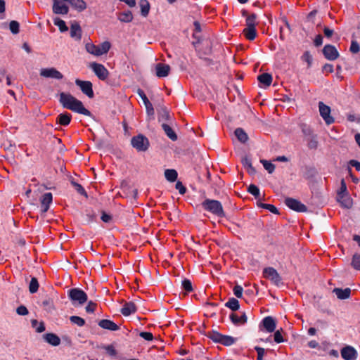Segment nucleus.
Returning <instances> with one entry per match:
<instances>
[{
  "mask_svg": "<svg viewBox=\"0 0 360 360\" xmlns=\"http://www.w3.org/2000/svg\"><path fill=\"white\" fill-rule=\"evenodd\" d=\"M59 101L63 107L66 109H69L73 112L82 114L86 116L91 115L90 111L84 107L82 103L70 94L64 92L60 93Z\"/></svg>",
  "mask_w": 360,
  "mask_h": 360,
  "instance_id": "nucleus-1",
  "label": "nucleus"
},
{
  "mask_svg": "<svg viewBox=\"0 0 360 360\" xmlns=\"http://www.w3.org/2000/svg\"><path fill=\"white\" fill-rule=\"evenodd\" d=\"M111 44L109 41H105L99 45H95L91 41L86 42L85 49L89 53L98 57L106 54L110 49Z\"/></svg>",
  "mask_w": 360,
  "mask_h": 360,
  "instance_id": "nucleus-2",
  "label": "nucleus"
},
{
  "mask_svg": "<svg viewBox=\"0 0 360 360\" xmlns=\"http://www.w3.org/2000/svg\"><path fill=\"white\" fill-rule=\"evenodd\" d=\"M202 206L204 210L211 212L218 217H223L225 216L223 207L221 202L218 200L206 199L202 202Z\"/></svg>",
  "mask_w": 360,
  "mask_h": 360,
  "instance_id": "nucleus-3",
  "label": "nucleus"
},
{
  "mask_svg": "<svg viewBox=\"0 0 360 360\" xmlns=\"http://www.w3.org/2000/svg\"><path fill=\"white\" fill-rule=\"evenodd\" d=\"M68 296L75 306L82 305L87 300V295L79 288H73L68 291Z\"/></svg>",
  "mask_w": 360,
  "mask_h": 360,
  "instance_id": "nucleus-4",
  "label": "nucleus"
},
{
  "mask_svg": "<svg viewBox=\"0 0 360 360\" xmlns=\"http://www.w3.org/2000/svg\"><path fill=\"white\" fill-rule=\"evenodd\" d=\"M132 146L138 151H146L149 147V141L143 135L139 134L134 136L131 140Z\"/></svg>",
  "mask_w": 360,
  "mask_h": 360,
  "instance_id": "nucleus-5",
  "label": "nucleus"
},
{
  "mask_svg": "<svg viewBox=\"0 0 360 360\" xmlns=\"http://www.w3.org/2000/svg\"><path fill=\"white\" fill-rule=\"evenodd\" d=\"M263 276L276 285H279L281 283V276L277 271L273 267L265 268L263 270Z\"/></svg>",
  "mask_w": 360,
  "mask_h": 360,
  "instance_id": "nucleus-6",
  "label": "nucleus"
},
{
  "mask_svg": "<svg viewBox=\"0 0 360 360\" xmlns=\"http://www.w3.org/2000/svg\"><path fill=\"white\" fill-rule=\"evenodd\" d=\"M319 110L320 115L328 125L331 124L335 122L334 118L330 115L331 110L329 106L326 105L323 102H319Z\"/></svg>",
  "mask_w": 360,
  "mask_h": 360,
  "instance_id": "nucleus-7",
  "label": "nucleus"
},
{
  "mask_svg": "<svg viewBox=\"0 0 360 360\" xmlns=\"http://www.w3.org/2000/svg\"><path fill=\"white\" fill-rule=\"evenodd\" d=\"M39 75L44 78H51L55 79H61L63 77V74L55 68H41Z\"/></svg>",
  "mask_w": 360,
  "mask_h": 360,
  "instance_id": "nucleus-8",
  "label": "nucleus"
},
{
  "mask_svg": "<svg viewBox=\"0 0 360 360\" xmlns=\"http://www.w3.org/2000/svg\"><path fill=\"white\" fill-rule=\"evenodd\" d=\"M89 67L100 79L105 80L108 78L109 72L103 65L94 62Z\"/></svg>",
  "mask_w": 360,
  "mask_h": 360,
  "instance_id": "nucleus-9",
  "label": "nucleus"
},
{
  "mask_svg": "<svg viewBox=\"0 0 360 360\" xmlns=\"http://www.w3.org/2000/svg\"><path fill=\"white\" fill-rule=\"evenodd\" d=\"M53 12L56 14L65 15L69 11L68 0H53Z\"/></svg>",
  "mask_w": 360,
  "mask_h": 360,
  "instance_id": "nucleus-10",
  "label": "nucleus"
},
{
  "mask_svg": "<svg viewBox=\"0 0 360 360\" xmlns=\"http://www.w3.org/2000/svg\"><path fill=\"white\" fill-rule=\"evenodd\" d=\"M285 205L292 210L300 212H304L307 211V207L296 199L288 198L285 199Z\"/></svg>",
  "mask_w": 360,
  "mask_h": 360,
  "instance_id": "nucleus-11",
  "label": "nucleus"
},
{
  "mask_svg": "<svg viewBox=\"0 0 360 360\" xmlns=\"http://www.w3.org/2000/svg\"><path fill=\"white\" fill-rule=\"evenodd\" d=\"M75 84L81 89L82 91L89 98L94 97L92 84L89 81H82L79 79L75 80Z\"/></svg>",
  "mask_w": 360,
  "mask_h": 360,
  "instance_id": "nucleus-12",
  "label": "nucleus"
},
{
  "mask_svg": "<svg viewBox=\"0 0 360 360\" xmlns=\"http://www.w3.org/2000/svg\"><path fill=\"white\" fill-rule=\"evenodd\" d=\"M323 53L329 60H335L339 57V53L334 46L328 44L323 47Z\"/></svg>",
  "mask_w": 360,
  "mask_h": 360,
  "instance_id": "nucleus-13",
  "label": "nucleus"
},
{
  "mask_svg": "<svg viewBox=\"0 0 360 360\" xmlns=\"http://www.w3.org/2000/svg\"><path fill=\"white\" fill-rule=\"evenodd\" d=\"M341 356L345 360H355L357 358V352L354 347L347 346L342 349Z\"/></svg>",
  "mask_w": 360,
  "mask_h": 360,
  "instance_id": "nucleus-14",
  "label": "nucleus"
},
{
  "mask_svg": "<svg viewBox=\"0 0 360 360\" xmlns=\"http://www.w3.org/2000/svg\"><path fill=\"white\" fill-rule=\"evenodd\" d=\"M53 200V196L51 193L44 194L40 198L41 210L45 213L49 209L50 205Z\"/></svg>",
  "mask_w": 360,
  "mask_h": 360,
  "instance_id": "nucleus-15",
  "label": "nucleus"
},
{
  "mask_svg": "<svg viewBox=\"0 0 360 360\" xmlns=\"http://www.w3.org/2000/svg\"><path fill=\"white\" fill-rule=\"evenodd\" d=\"M170 71V67L167 64L158 63L155 65V72L158 77H167Z\"/></svg>",
  "mask_w": 360,
  "mask_h": 360,
  "instance_id": "nucleus-16",
  "label": "nucleus"
},
{
  "mask_svg": "<svg viewBox=\"0 0 360 360\" xmlns=\"http://www.w3.org/2000/svg\"><path fill=\"white\" fill-rule=\"evenodd\" d=\"M82 28L79 23L73 22L70 26V37L75 41H80L82 38Z\"/></svg>",
  "mask_w": 360,
  "mask_h": 360,
  "instance_id": "nucleus-17",
  "label": "nucleus"
},
{
  "mask_svg": "<svg viewBox=\"0 0 360 360\" xmlns=\"http://www.w3.org/2000/svg\"><path fill=\"white\" fill-rule=\"evenodd\" d=\"M337 200L345 208H350L352 205V200L348 193L338 194Z\"/></svg>",
  "mask_w": 360,
  "mask_h": 360,
  "instance_id": "nucleus-18",
  "label": "nucleus"
},
{
  "mask_svg": "<svg viewBox=\"0 0 360 360\" xmlns=\"http://www.w3.org/2000/svg\"><path fill=\"white\" fill-rule=\"evenodd\" d=\"M98 326L102 328L115 331L119 329L118 326L113 321L108 319H103L98 322Z\"/></svg>",
  "mask_w": 360,
  "mask_h": 360,
  "instance_id": "nucleus-19",
  "label": "nucleus"
},
{
  "mask_svg": "<svg viewBox=\"0 0 360 360\" xmlns=\"http://www.w3.org/2000/svg\"><path fill=\"white\" fill-rule=\"evenodd\" d=\"M230 319L233 323L237 326L243 325L248 321L247 316L244 312L240 316H238L235 313H232L230 315Z\"/></svg>",
  "mask_w": 360,
  "mask_h": 360,
  "instance_id": "nucleus-20",
  "label": "nucleus"
},
{
  "mask_svg": "<svg viewBox=\"0 0 360 360\" xmlns=\"http://www.w3.org/2000/svg\"><path fill=\"white\" fill-rule=\"evenodd\" d=\"M264 328L267 332L271 333L276 329V322L274 319L271 316L265 317L262 321Z\"/></svg>",
  "mask_w": 360,
  "mask_h": 360,
  "instance_id": "nucleus-21",
  "label": "nucleus"
},
{
  "mask_svg": "<svg viewBox=\"0 0 360 360\" xmlns=\"http://www.w3.org/2000/svg\"><path fill=\"white\" fill-rule=\"evenodd\" d=\"M136 311V307L132 302H127L124 304L121 309V313L124 316H129L130 314L135 313Z\"/></svg>",
  "mask_w": 360,
  "mask_h": 360,
  "instance_id": "nucleus-22",
  "label": "nucleus"
},
{
  "mask_svg": "<svg viewBox=\"0 0 360 360\" xmlns=\"http://www.w3.org/2000/svg\"><path fill=\"white\" fill-rule=\"evenodd\" d=\"M71 115L68 112L61 113L58 116L56 122L63 126H68L71 121Z\"/></svg>",
  "mask_w": 360,
  "mask_h": 360,
  "instance_id": "nucleus-23",
  "label": "nucleus"
},
{
  "mask_svg": "<svg viewBox=\"0 0 360 360\" xmlns=\"http://www.w3.org/2000/svg\"><path fill=\"white\" fill-rule=\"evenodd\" d=\"M338 298L340 300L347 299L350 296L351 290L349 288H345L344 290L340 288H335L333 290Z\"/></svg>",
  "mask_w": 360,
  "mask_h": 360,
  "instance_id": "nucleus-24",
  "label": "nucleus"
},
{
  "mask_svg": "<svg viewBox=\"0 0 360 360\" xmlns=\"http://www.w3.org/2000/svg\"><path fill=\"white\" fill-rule=\"evenodd\" d=\"M257 79L264 86H269L272 82V76L269 73H263L258 76Z\"/></svg>",
  "mask_w": 360,
  "mask_h": 360,
  "instance_id": "nucleus-25",
  "label": "nucleus"
},
{
  "mask_svg": "<svg viewBox=\"0 0 360 360\" xmlns=\"http://www.w3.org/2000/svg\"><path fill=\"white\" fill-rule=\"evenodd\" d=\"M45 340L53 346H58L60 343V338L53 333H48L44 335Z\"/></svg>",
  "mask_w": 360,
  "mask_h": 360,
  "instance_id": "nucleus-26",
  "label": "nucleus"
},
{
  "mask_svg": "<svg viewBox=\"0 0 360 360\" xmlns=\"http://www.w3.org/2000/svg\"><path fill=\"white\" fill-rule=\"evenodd\" d=\"M158 119L160 122H165L169 120L170 115L165 107H160L158 110Z\"/></svg>",
  "mask_w": 360,
  "mask_h": 360,
  "instance_id": "nucleus-27",
  "label": "nucleus"
},
{
  "mask_svg": "<svg viewBox=\"0 0 360 360\" xmlns=\"http://www.w3.org/2000/svg\"><path fill=\"white\" fill-rule=\"evenodd\" d=\"M68 3L79 11H82L86 8V4L84 0H68Z\"/></svg>",
  "mask_w": 360,
  "mask_h": 360,
  "instance_id": "nucleus-28",
  "label": "nucleus"
},
{
  "mask_svg": "<svg viewBox=\"0 0 360 360\" xmlns=\"http://www.w3.org/2000/svg\"><path fill=\"white\" fill-rule=\"evenodd\" d=\"M162 127L167 134V136L172 141H176L177 139V136L174 130L167 124L162 123Z\"/></svg>",
  "mask_w": 360,
  "mask_h": 360,
  "instance_id": "nucleus-29",
  "label": "nucleus"
},
{
  "mask_svg": "<svg viewBox=\"0 0 360 360\" xmlns=\"http://www.w3.org/2000/svg\"><path fill=\"white\" fill-rule=\"evenodd\" d=\"M177 172L175 169H167L165 171V176L166 179L170 182H174L177 179Z\"/></svg>",
  "mask_w": 360,
  "mask_h": 360,
  "instance_id": "nucleus-30",
  "label": "nucleus"
},
{
  "mask_svg": "<svg viewBox=\"0 0 360 360\" xmlns=\"http://www.w3.org/2000/svg\"><path fill=\"white\" fill-rule=\"evenodd\" d=\"M120 21L123 22H129L133 20V15L131 11L120 13L118 16Z\"/></svg>",
  "mask_w": 360,
  "mask_h": 360,
  "instance_id": "nucleus-31",
  "label": "nucleus"
},
{
  "mask_svg": "<svg viewBox=\"0 0 360 360\" xmlns=\"http://www.w3.org/2000/svg\"><path fill=\"white\" fill-rule=\"evenodd\" d=\"M243 34L245 37L249 40H253L256 37L255 27H246L243 30Z\"/></svg>",
  "mask_w": 360,
  "mask_h": 360,
  "instance_id": "nucleus-32",
  "label": "nucleus"
},
{
  "mask_svg": "<svg viewBox=\"0 0 360 360\" xmlns=\"http://www.w3.org/2000/svg\"><path fill=\"white\" fill-rule=\"evenodd\" d=\"M235 135L242 143L246 142L248 139L247 134L240 128H238L235 130Z\"/></svg>",
  "mask_w": 360,
  "mask_h": 360,
  "instance_id": "nucleus-33",
  "label": "nucleus"
},
{
  "mask_svg": "<svg viewBox=\"0 0 360 360\" xmlns=\"http://www.w3.org/2000/svg\"><path fill=\"white\" fill-rule=\"evenodd\" d=\"M226 307L232 309L233 311L238 310L240 307L239 302L238 300L235 298H231L225 304Z\"/></svg>",
  "mask_w": 360,
  "mask_h": 360,
  "instance_id": "nucleus-34",
  "label": "nucleus"
},
{
  "mask_svg": "<svg viewBox=\"0 0 360 360\" xmlns=\"http://www.w3.org/2000/svg\"><path fill=\"white\" fill-rule=\"evenodd\" d=\"M236 338H234L231 336L223 335L220 343L225 346H231L233 345L236 342Z\"/></svg>",
  "mask_w": 360,
  "mask_h": 360,
  "instance_id": "nucleus-35",
  "label": "nucleus"
},
{
  "mask_svg": "<svg viewBox=\"0 0 360 360\" xmlns=\"http://www.w3.org/2000/svg\"><path fill=\"white\" fill-rule=\"evenodd\" d=\"M140 6L142 15L146 17L148 14L150 10V5L148 2L146 0H141L140 1Z\"/></svg>",
  "mask_w": 360,
  "mask_h": 360,
  "instance_id": "nucleus-36",
  "label": "nucleus"
},
{
  "mask_svg": "<svg viewBox=\"0 0 360 360\" xmlns=\"http://www.w3.org/2000/svg\"><path fill=\"white\" fill-rule=\"evenodd\" d=\"M53 22H54L55 25L58 27L59 30L62 32H65L68 30V27L65 25V21H63V20H61L58 18H54Z\"/></svg>",
  "mask_w": 360,
  "mask_h": 360,
  "instance_id": "nucleus-37",
  "label": "nucleus"
},
{
  "mask_svg": "<svg viewBox=\"0 0 360 360\" xmlns=\"http://www.w3.org/2000/svg\"><path fill=\"white\" fill-rule=\"evenodd\" d=\"M39 288V283L36 278H32L30 285H29V290L31 293H35Z\"/></svg>",
  "mask_w": 360,
  "mask_h": 360,
  "instance_id": "nucleus-38",
  "label": "nucleus"
},
{
  "mask_svg": "<svg viewBox=\"0 0 360 360\" xmlns=\"http://www.w3.org/2000/svg\"><path fill=\"white\" fill-rule=\"evenodd\" d=\"M257 16L255 14H251L246 18V26L247 27H255Z\"/></svg>",
  "mask_w": 360,
  "mask_h": 360,
  "instance_id": "nucleus-39",
  "label": "nucleus"
},
{
  "mask_svg": "<svg viewBox=\"0 0 360 360\" xmlns=\"http://www.w3.org/2000/svg\"><path fill=\"white\" fill-rule=\"evenodd\" d=\"M144 105L146 109L147 115L150 119H154L155 110L152 103L150 101H147Z\"/></svg>",
  "mask_w": 360,
  "mask_h": 360,
  "instance_id": "nucleus-40",
  "label": "nucleus"
},
{
  "mask_svg": "<svg viewBox=\"0 0 360 360\" xmlns=\"http://www.w3.org/2000/svg\"><path fill=\"white\" fill-rule=\"evenodd\" d=\"M70 320L72 323L78 326H83L85 324L84 319L77 316H70Z\"/></svg>",
  "mask_w": 360,
  "mask_h": 360,
  "instance_id": "nucleus-41",
  "label": "nucleus"
},
{
  "mask_svg": "<svg viewBox=\"0 0 360 360\" xmlns=\"http://www.w3.org/2000/svg\"><path fill=\"white\" fill-rule=\"evenodd\" d=\"M261 162L262 163V165H263L264 167L265 168V169L267 170L269 174L273 173V172L275 169V165H273L270 162H269L267 160H261Z\"/></svg>",
  "mask_w": 360,
  "mask_h": 360,
  "instance_id": "nucleus-42",
  "label": "nucleus"
},
{
  "mask_svg": "<svg viewBox=\"0 0 360 360\" xmlns=\"http://www.w3.org/2000/svg\"><path fill=\"white\" fill-rule=\"evenodd\" d=\"M19 28H20V25L17 21L12 20L10 22L9 29L13 34H18L19 32Z\"/></svg>",
  "mask_w": 360,
  "mask_h": 360,
  "instance_id": "nucleus-43",
  "label": "nucleus"
},
{
  "mask_svg": "<svg viewBox=\"0 0 360 360\" xmlns=\"http://www.w3.org/2000/svg\"><path fill=\"white\" fill-rule=\"evenodd\" d=\"M222 336L223 335H221V333L216 331H213L210 334L209 338L214 342L220 343Z\"/></svg>",
  "mask_w": 360,
  "mask_h": 360,
  "instance_id": "nucleus-44",
  "label": "nucleus"
},
{
  "mask_svg": "<svg viewBox=\"0 0 360 360\" xmlns=\"http://www.w3.org/2000/svg\"><path fill=\"white\" fill-rule=\"evenodd\" d=\"M352 266L357 270H360V255H354L352 258Z\"/></svg>",
  "mask_w": 360,
  "mask_h": 360,
  "instance_id": "nucleus-45",
  "label": "nucleus"
},
{
  "mask_svg": "<svg viewBox=\"0 0 360 360\" xmlns=\"http://www.w3.org/2000/svg\"><path fill=\"white\" fill-rule=\"evenodd\" d=\"M259 206L269 210L272 213H274V214H277L278 213L277 208L274 205H273L259 203Z\"/></svg>",
  "mask_w": 360,
  "mask_h": 360,
  "instance_id": "nucleus-46",
  "label": "nucleus"
},
{
  "mask_svg": "<svg viewBox=\"0 0 360 360\" xmlns=\"http://www.w3.org/2000/svg\"><path fill=\"white\" fill-rule=\"evenodd\" d=\"M248 192L257 198L259 195V189L255 185L251 184L248 187Z\"/></svg>",
  "mask_w": 360,
  "mask_h": 360,
  "instance_id": "nucleus-47",
  "label": "nucleus"
},
{
  "mask_svg": "<svg viewBox=\"0 0 360 360\" xmlns=\"http://www.w3.org/2000/svg\"><path fill=\"white\" fill-rule=\"evenodd\" d=\"M182 288L186 292H191L193 290L191 282L187 279H185L182 281Z\"/></svg>",
  "mask_w": 360,
  "mask_h": 360,
  "instance_id": "nucleus-48",
  "label": "nucleus"
},
{
  "mask_svg": "<svg viewBox=\"0 0 360 360\" xmlns=\"http://www.w3.org/2000/svg\"><path fill=\"white\" fill-rule=\"evenodd\" d=\"M104 349H105L107 354L109 356H116L117 352H116L115 349L114 348V347L112 345L105 346V347H104Z\"/></svg>",
  "mask_w": 360,
  "mask_h": 360,
  "instance_id": "nucleus-49",
  "label": "nucleus"
},
{
  "mask_svg": "<svg viewBox=\"0 0 360 360\" xmlns=\"http://www.w3.org/2000/svg\"><path fill=\"white\" fill-rule=\"evenodd\" d=\"M243 289L240 285H236L233 288V293L238 298L242 297Z\"/></svg>",
  "mask_w": 360,
  "mask_h": 360,
  "instance_id": "nucleus-50",
  "label": "nucleus"
},
{
  "mask_svg": "<svg viewBox=\"0 0 360 360\" xmlns=\"http://www.w3.org/2000/svg\"><path fill=\"white\" fill-rule=\"evenodd\" d=\"M274 341L276 343H281V342H284V339H283V338L281 335V333L279 330H276L274 333Z\"/></svg>",
  "mask_w": 360,
  "mask_h": 360,
  "instance_id": "nucleus-51",
  "label": "nucleus"
},
{
  "mask_svg": "<svg viewBox=\"0 0 360 360\" xmlns=\"http://www.w3.org/2000/svg\"><path fill=\"white\" fill-rule=\"evenodd\" d=\"M255 350L257 352V360H263V356L265 353V349L259 347H255Z\"/></svg>",
  "mask_w": 360,
  "mask_h": 360,
  "instance_id": "nucleus-52",
  "label": "nucleus"
},
{
  "mask_svg": "<svg viewBox=\"0 0 360 360\" xmlns=\"http://www.w3.org/2000/svg\"><path fill=\"white\" fill-rule=\"evenodd\" d=\"M302 58L304 61H305L306 63H307L308 65H310L311 63V61H312V57L310 55V53L309 52H305L302 56Z\"/></svg>",
  "mask_w": 360,
  "mask_h": 360,
  "instance_id": "nucleus-53",
  "label": "nucleus"
},
{
  "mask_svg": "<svg viewBox=\"0 0 360 360\" xmlns=\"http://www.w3.org/2000/svg\"><path fill=\"white\" fill-rule=\"evenodd\" d=\"M17 314L21 316H25L28 314V310L25 306H20L16 309Z\"/></svg>",
  "mask_w": 360,
  "mask_h": 360,
  "instance_id": "nucleus-54",
  "label": "nucleus"
},
{
  "mask_svg": "<svg viewBox=\"0 0 360 360\" xmlns=\"http://www.w3.org/2000/svg\"><path fill=\"white\" fill-rule=\"evenodd\" d=\"M96 307V304L93 302H89L86 307V311L88 313H93Z\"/></svg>",
  "mask_w": 360,
  "mask_h": 360,
  "instance_id": "nucleus-55",
  "label": "nucleus"
},
{
  "mask_svg": "<svg viewBox=\"0 0 360 360\" xmlns=\"http://www.w3.org/2000/svg\"><path fill=\"white\" fill-rule=\"evenodd\" d=\"M140 336L141 338H143V339H145L146 340H148V341L152 340L153 338V334L150 332H141L140 333Z\"/></svg>",
  "mask_w": 360,
  "mask_h": 360,
  "instance_id": "nucleus-56",
  "label": "nucleus"
},
{
  "mask_svg": "<svg viewBox=\"0 0 360 360\" xmlns=\"http://www.w3.org/2000/svg\"><path fill=\"white\" fill-rule=\"evenodd\" d=\"M243 164L245 167L250 170V172H252L254 171V169L252 167L250 160L248 158H245L243 160Z\"/></svg>",
  "mask_w": 360,
  "mask_h": 360,
  "instance_id": "nucleus-57",
  "label": "nucleus"
},
{
  "mask_svg": "<svg viewBox=\"0 0 360 360\" xmlns=\"http://www.w3.org/2000/svg\"><path fill=\"white\" fill-rule=\"evenodd\" d=\"M345 193H348L347 191L346 184H345V181L342 179L341 181V186H340V191H338V194H345Z\"/></svg>",
  "mask_w": 360,
  "mask_h": 360,
  "instance_id": "nucleus-58",
  "label": "nucleus"
},
{
  "mask_svg": "<svg viewBox=\"0 0 360 360\" xmlns=\"http://www.w3.org/2000/svg\"><path fill=\"white\" fill-rule=\"evenodd\" d=\"M176 188L179 191L181 194H184L186 192V188L183 186L182 183L178 181L176 184Z\"/></svg>",
  "mask_w": 360,
  "mask_h": 360,
  "instance_id": "nucleus-59",
  "label": "nucleus"
},
{
  "mask_svg": "<svg viewBox=\"0 0 360 360\" xmlns=\"http://www.w3.org/2000/svg\"><path fill=\"white\" fill-rule=\"evenodd\" d=\"M350 50L353 53L359 52V46L358 43L356 41H352L351 46H350Z\"/></svg>",
  "mask_w": 360,
  "mask_h": 360,
  "instance_id": "nucleus-60",
  "label": "nucleus"
},
{
  "mask_svg": "<svg viewBox=\"0 0 360 360\" xmlns=\"http://www.w3.org/2000/svg\"><path fill=\"white\" fill-rule=\"evenodd\" d=\"M323 44V37L321 35H317L314 39V44L316 46H319Z\"/></svg>",
  "mask_w": 360,
  "mask_h": 360,
  "instance_id": "nucleus-61",
  "label": "nucleus"
},
{
  "mask_svg": "<svg viewBox=\"0 0 360 360\" xmlns=\"http://www.w3.org/2000/svg\"><path fill=\"white\" fill-rule=\"evenodd\" d=\"M138 94H139V95L140 96V97L141 98V99H142V101H143V102L144 105H145V104H146V102H147V101H150L148 99L147 96H146V94H144V92H143L142 90H140V89H139V90L138 91Z\"/></svg>",
  "mask_w": 360,
  "mask_h": 360,
  "instance_id": "nucleus-62",
  "label": "nucleus"
},
{
  "mask_svg": "<svg viewBox=\"0 0 360 360\" xmlns=\"http://www.w3.org/2000/svg\"><path fill=\"white\" fill-rule=\"evenodd\" d=\"M349 165H352V167H354L356 170L360 171V162H359L352 160H350Z\"/></svg>",
  "mask_w": 360,
  "mask_h": 360,
  "instance_id": "nucleus-63",
  "label": "nucleus"
},
{
  "mask_svg": "<svg viewBox=\"0 0 360 360\" xmlns=\"http://www.w3.org/2000/svg\"><path fill=\"white\" fill-rule=\"evenodd\" d=\"M324 34L327 37H330L333 34V30L328 27L324 28Z\"/></svg>",
  "mask_w": 360,
  "mask_h": 360,
  "instance_id": "nucleus-64",
  "label": "nucleus"
}]
</instances>
